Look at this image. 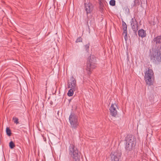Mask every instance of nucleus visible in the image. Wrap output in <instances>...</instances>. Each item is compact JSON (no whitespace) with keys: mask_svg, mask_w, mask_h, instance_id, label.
Returning a JSON list of instances; mask_svg holds the SVG:
<instances>
[{"mask_svg":"<svg viewBox=\"0 0 161 161\" xmlns=\"http://www.w3.org/2000/svg\"><path fill=\"white\" fill-rule=\"evenodd\" d=\"M96 58L93 55H91L88 58L86 65V70L89 72L88 74L90 75L92 71L96 67Z\"/></svg>","mask_w":161,"mask_h":161,"instance_id":"f257e3e1","label":"nucleus"},{"mask_svg":"<svg viewBox=\"0 0 161 161\" xmlns=\"http://www.w3.org/2000/svg\"><path fill=\"white\" fill-rule=\"evenodd\" d=\"M69 119L72 129L73 130H76L79 126V121L77 116L74 113H71Z\"/></svg>","mask_w":161,"mask_h":161,"instance_id":"f03ea898","label":"nucleus"},{"mask_svg":"<svg viewBox=\"0 0 161 161\" xmlns=\"http://www.w3.org/2000/svg\"><path fill=\"white\" fill-rule=\"evenodd\" d=\"M69 154L73 158L74 161H80V153L77 149L73 144H70L69 147Z\"/></svg>","mask_w":161,"mask_h":161,"instance_id":"7ed1b4c3","label":"nucleus"},{"mask_svg":"<svg viewBox=\"0 0 161 161\" xmlns=\"http://www.w3.org/2000/svg\"><path fill=\"white\" fill-rule=\"evenodd\" d=\"M125 149L128 152L132 150L136 143L134 137L132 135H127L125 138Z\"/></svg>","mask_w":161,"mask_h":161,"instance_id":"20e7f679","label":"nucleus"},{"mask_svg":"<svg viewBox=\"0 0 161 161\" xmlns=\"http://www.w3.org/2000/svg\"><path fill=\"white\" fill-rule=\"evenodd\" d=\"M154 78V75L153 70L152 69H148L145 73L144 76L145 80L147 84L149 86L152 85Z\"/></svg>","mask_w":161,"mask_h":161,"instance_id":"39448f33","label":"nucleus"},{"mask_svg":"<svg viewBox=\"0 0 161 161\" xmlns=\"http://www.w3.org/2000/svg\"><path fill=\"white\" fill-rule=\"evenodd\" d=\"M121 155L120 151L117 150L111 153V158L112 161H119Z\"/></svg>","mask_w":161,"mask_h":161,"instance_id":"423d86ee","label":"nucleus"},{"mask_svg":"<svg viewBox=\"0 0 161 161\" xmlns=\"http://www.w3.org/2000/svg\"><path fill=\"white\" fill-rule=\"evenodd\" d=\"M118 107L116 103L112 104L110 108V113L111 115L114 117H116L117 115Z\"/></svg>","mask_w":161,"mask_h":161,"instance_id":"0eeeda50","label":"nucleus"},{"mask_svg":"<svg viewBox=\"0 0 161 161\" xmlns=\"http://www.w3.org/2000/svg\"><path fill=\"white\" fill-rule=\"evenodd\" d=\"M68 84L69 88L73 89L74 90H77L78 88L76 85V80L73 76L70 77Z\"/></svg>","mask_w":161,"mask_h":161,"instance_id":"6e6552de","label":"nucleus"},{"mask_svg":"<svg viewBox=\"0 0 161 161\" xmlns=\"http://www.w3.org/2000/svg\"><path fill=\"white\" fill-rule=\"evenodd\" d=\"M130 24L132 30L135 33H136L138 29V26L137 22L135 17L131 19Z\"/></svg>","mask_w":161,"mask_h":161,"instance_id":"1a4fd4ad","label":"nucleus"},{"mask_svg":"<svg viewBox=\"0 0 161 161\" xmlns=\"http://www.w3.org/2000/svg\"><path fill=\"white\" fill-rule=\"evenodd\" d=\"M85 9L86 11L87 14H90L93 9V6L90 3L85 4Z\"/></svg>","mask_w":161,"mask_h":161,"instance_id":"9d476101","label":"nucleus"},{"mask_svg":"<svg viewBox=\"0 0 161 161\" xmlns=\"http://www.w3.org/2000/svg\"><path fill=\"white\" fill-rule=\"evenodd\" d=\"M153 41L156 44L159 45H161V36H158L154 38Z\"/></svg>","mask_w":161,"mask_h":161,"instance_id":"9b49d317","label":"nucleus"},{"mask_svg":"<svg viewBox=\"0 0 161 161\" xmlns=\"http://www.w3.org/2000/svg\"><path fill=\"white\" fill-rule=\"evenodd\" d=\"M138 35L140 37L143 38L146 36V33L144 30L140 29L138 31Z\"/></svg>","mask_w":161,"mask_h":161,"instance_id":"f8f14e48","label":"nucleus"},{"mask_svg":"<svg viewBox=\"0 0 161 161\" xmlns=\"http://www.w3.org/2000/svg\"><path fill=\"white\" fill-rule=\"evenodd\" d=\"M77 90H74L73 89L70 88V89L69 91L67 93V95L69 97H71L73 96L74 94V92Z\"/></svg>","mask_w":161,"mask_h":161,"instance_id":"ddd939ff","label":"nucleus"},{"mask_svg":"<svg viewBox=\"0 0 161 161\" xmlns=\"http://www.w3.org/2000/svg\"><path fill=\"white\" fill-rule=\"evenodd\" d=\"M122 26L123 31H127V26L124 21H122Z\"/></svg>","mask_w":161,"mask_h":161,"instance_id":"4468645a","label":"nucleus"},{"mask_svg":"<svg viewBox=\"0 0 161 161\" xmlns=\"http://www.w3.org/2000/svg\"><path fill=\"white\" fill-rule=\"evenodd\" d=\"M6 132L7 135L8 136H11V131L10 129L8 127H7L6 129Z\"/></svg>","mask_w":161,"mask_h":161,"instance_id":"2eb2a0df","label":"nucleus"},{"mask_svg":"<svg viewBox=\"0 0 161 161\" xmlns=\"http://www.w3.org/2000/svg\"><path fill=\"white\" fill-rule=\"evenodd\" d=\"M13 120L14 123L17 124L19 123V119L18 118L16 117H13Z\"/></svg>","mask_w":161,"mask_h":161,"instance_id":"dca6fc26","label":"nucleus"},{"mask_svg":"<svg viewBox=\"0 0 161 161\" xmlns=\"http://www.w3.org/2000/svg\"><path fill=\"white\" fill-rule=\"evenodd\" d=\"M9 146L10 148L13 149L15 147V145L14 142L12 141H11L9 143Z\"/></svg>","mask_w":161,"mask_h":161,"instance_id":"f3484780","label":"nucleus"},{"mask_svg":"<svg viewBox=\"0 0 161 161\" xmlns=\"http://www.w3.org/2000/svg\"><path fill=\"white\" fill-rule=\"evenodd\" d=\"M127 31H123V34L124 35V38L125 41L127 40Z\"/></svg>","mask_w":161,"mask_h":161,"instance_id":"a211bd4d","label":"nucleus"},{"mask_svg":"<svg viewBox=\"0 0 161 161\" xmlns=\"http://www.w3.org/2000/svg\"><path fill=\"white\" fill-rule=\"evenodd\" d=\"M109 4L112 6H114L115 5V0H111L109 2Z\"/></svg>","mask_w":161,"mask_h":161,"instance_id":"6ab92c4d","label":"nucleus"},{"mask_svg":"<svg viewBox=\"0 0 161 161\" xmlns=\"http://www.w3.org/2000/svg\"><path fill=\"white\" fill-rule=\"evenodd\" d=\"M85 49H86V51L88 52L89 51V44H88L85 45Z\"/></svg>","mask_w":161,"mask_h":161,"instance_id":"aec40b11","label":"nucleus"},{"mask_svg":"<svg viewBox=\"0 0 161 161\" xmlns=\"http://www.w3.org/2000/svg\"><path fill=\"white\" fill-rule=\"evenodd\" d=\"M82 38L81 37H79L76 41V42H82Z\"/></svg>","mask_w":161,"mask_h":161,"instance_id":"412c9836","label":"nucleus"},{"mask_svg":"<svg viewBox=\"0 0 161 161\" xmlns=\"http://www.w3.org/2000/svg\"><path fill=\"white\" fill-rule=\"evenodd\" d=\"M99 7L101 9H103V3L101 2H100L99 3Z\"/></svg>","mask_w":161,"mask_h":161,"instance_id":"4be33fe9","label":"nucleus"},{"mask_svg":"<svg viewBox=\"0 0 161 161\" xmlns=\"http://www.w3.org/2000/svg\"><path fill=\"white\" fill-rule=\"evenodd\" d=\"M134 2L133 6H136L137 4L138 3L139 1L138 0H134Z\"/></svg>","mask_w":161,"mask_h":161,"instance_id":"5701e85b","label":"nucleus"},{"mask_svg":"<svg viewBox=\"0 0 161 161\" xmlns=\"http://www.w3.org/2000/svg\"><path fill=\"white\" fill-rule=\"evenodd\" d=\"M43 140L44 141H46V138L44 137L43 136Z\"/></svg>","mask_w":161,"mask_h":161,"instance_id":"b1692460","label":"nucleus"}]
</instances>
